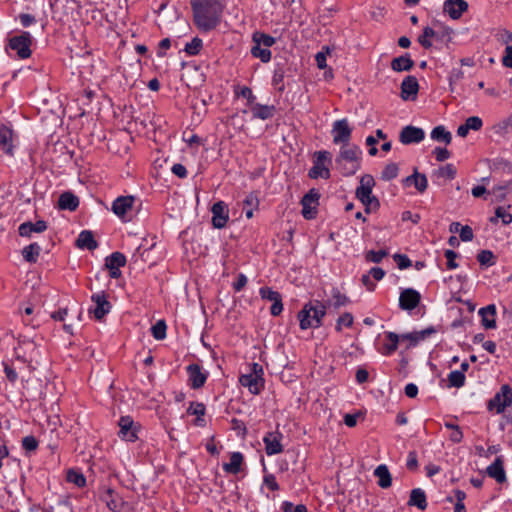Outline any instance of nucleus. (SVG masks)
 I'll return each instance as SVG.
<instances>
[{"mask_svg": "<svg viewBox=\"0 0 512 512\" xmlns=\"http://www.w3.org/2000/svg\"><path fill=\"white\" fill-rule=\"evenodd\" d=\"M195 26L203 32L215 29L223 14L220 0H190Z\"/></svg>", "mask_w": 512, "mask_h": 512, "instance_id": "f257e3e1", "label": "nucleus"}, {"mask_svg": "<svg viewBox=\"0 0 512 512\" xmlns=\"http://www.w3.org/2000/svg\"><path fill=\"white\" fill-rule=\"evenodd\" d=\"M362 150L357 145H342L335 159L336 167L345 176L354 175L361 167Z\"/></svg>", "mask_w": 512, "mask_h": 512, "instance_id": "f03ea898", "label": "nucleus"}, {"mask_svg": "<svg viewBox=\"0 0 512 512\" xmlns=\"http://www.w3.org/2000/svg\"><path fill=\"white\" fill-rule=\"evenodd\" d=\"M327 306L314 300L306 303L298 313L299 325L302 330L309 328H319L322 325V319L326 315Z\"/></svg>", "mask_w": 512, "mask_h": 512, "instance_id": "7ed1b4c3", "label": "nucleus"}, {"mask_svg": "<svg viewBox=\"0 0 512 512\" xmlns=\"http://www.w3.org/2000/svg\"><path fill=\"white\" fill-rule=\"evenodd\" d=\"M263 375V366L254 362L250 365V372L239 377V383L243 387L248 388L251 394L258 395L264 389L265 381Z\"/></svg>", "mask_w": 512, "mask_h": 512, "instance_id": "20e7f679", "label": "nucleus"}, {"mask_svg": "<svg viewBox=\"0 0 512 512\" xmlns=\"http://www.w3.org/2000/svg\"><path fill=\"white\" fill-rule=\"evenodd\" d=\"M512 405V388L508 384H503L499 391L487 402V410L496 414H501L505 409Z\"/></svg>", "mask_w": 512, "mask_h": 512, "instance_id": "39448f33", "label": "nucleus"}, {"mask_svg": "<svg viewBox=\"0 0 512 512\" xmlns=\"http://www.w3.org/2000/svg\"><path fill=\"white\" fill-rule=\"evenodd\" d=\"M32 36L29 32L23 31L21 34L9 39L7 47L15 51L20 59H27L31 56Z\"/></svg>", "mask_w": 512, "mask_h": 512, "instance_id": "423d86ee", "label": "nucleus"}, {"mask_svg": "<svg viewBox=\"0 0 512 512\" xmlns=\"http://www.w3.org/2000/svg\"><path fill=\"white\" fill-rule=\"evenodd\" d=\"M320 194L319 192L312 188L310 189L301 199L302 205V216L311 220L314 219L317 215V207L319 206Z\"/></svg>", "mask_w": 512, "mask_h": 512, "instance_id": "0eeeda50", "label": "nucleus"}, {"mask_svg": "<svg viewBox=\"0 0 512 512\" xmlns=\"http://www.w3.org/2000/svg\"><path fill=\"white\" fill-rule=\"evenodd\" d=\"M332 136L334 144L350 145L352 128L346 118L336 120L332 126Z\"/></svg>", "mask_w": 512, "mask_h": 512, "instance_id": "6e6552de", "label": "nucleus"}, {"mask_svg": "<svg viewBox=\"0 0 512 512\" xmlns=\"http://www.w3.org/2000/svg\"><path fill=\"white\" fill-rule=\"evenodd\" d=\"M91 301L94 303V306L89 309V312L92 313L94 318L97 320H101L112 308V305L107 300V295L104 291L94 293L91 296Z\"/></svg>", "mask_w": 512, "mask_h": 512, "instance_id": "1a4fd4ad", "label": "nucleus"}, {"mask_svg": "<svg viewBox=\"0 0 512 512\" xmlns=\"http://www.w3.org/2000/svg\"><path fill=\"white\" fill-rule=\"evenodd\" d=\"M100 490V500L106 504L107 508L112 512H121L125 505L123 498L110 487L103 486Z\"/></svg>", "mask_w": 512, "mask_h": 512, "instance_id": "9d476101", "label": "nucleus"}, {"mask_svg": "<svg viewBox=\"0 0 512 512\" xmlns=\"http://www.w3.org/2000/svg\"><path fill=\"white\" fill-rule=\"evenodd\" d=\"M127 263L126 256L121 252H113L105 259V268L109 271V276L117 279L122 275L120 270Z\"/></svg>", "mask_w": 512, "mask_h": 512, "instance_id": "9b49d317", "label": "nucleus"}, {"mask_svg": "<svg viewBox=\"0 0 512 512\" xmlns=\"http://www.w3.org/2000/svg\"><path fill=\"white\" fill-rule=\"evenodd\" d=\"M188 384L192 389H199L204 386L208 378V372H204L197 363L189 364L186 367Z\"/></svg>", "mask_w": 512, "mask_h": 512, "instance_id": "f8f14e48", "label": "nucleus"}, {"mask_svg": "<svg viewBox=\"0 0 512 512\" xmlns=\"http://www.w3.org/2000/svg\"><path fill=\"white\" fill-rule=\"evenodd\" d=\"M119 437L128 442H135L138 439L137 425L130 416H122L118 422Z\"/></svg>", "mask_w": 512, "mask_h": 512, "instance_id": "ddd939ff", "label": "nucleus"}, {"mask_svg": "<svg viewBox=\"0 0 512 512\" xmlns=\"http://www.w3.org/2000/svg\"><path fill=\"white\" fill-rule=\"evenodd\" d=\"M421 301V294L413 288L402 289L399 295V307L405 311L415 309Z\"/></svg>", "mask_w": 512, "mask_h": 512, "instance_id": "4468645a", "label": "nucleus"}, {"mask_svg": "<svg viewBox=\"0 0 512 512\" xmlns=\"http://www.w3.org/2000/svg\"><path fill=\"white\" fill-rule=\"evenodd\" d=\"M212 225L214 228L222 229L229 220L228 206L224 201H218L211 208Z\"/></svg>", "mask_w": 512, "mask_h": 512, "instance_id": "2eb2a0df", "label": "nucleus"}, {"mask_svg": "<svg viewBox=\"0 0 512 512\" xmlns=\"http://www.w3.org/2000/svg\"><path fill=\"white\" fill-rule=\"evenodd\" d=\"M134 202V196H119L112 202L111 210L118 218L125 220L127 214L132 211Z\"/></svg>", "mask_w": 512, "mask_h": 512, "instance_id": "dca6fc26", "label": "nucleus"}, {"mask_svg": "<svg viewBox=\"0 0 512 512\" xmlns=\"http://www.w3.org/2000/svg\"><path fill=\"white\" fill-rule=\"evenodd\" d=\"M283 435L278 431L268 432L263 437L265 452L268 456L279 454L283 451L281 440Z\"/></svg>", "mask_w": 512, "mask_h": 512, "instance_id": "f3484780", "label": "nucleus"}, {"mask_svg": "<svg viewBox=\"0 0 512 512\" xmlns=\"http://www.w3.org/2000/svg\"><path fill=\"white\" fill-rule=\"evenodd\" d=\"M424 138V130L422 128L415 127L412 125H408L402 128L399 135V140L404 145L420 143Z\"/></svg>", "mask_w": 512, "mask_h": 512, "instance_id": "a211bd4d", "label": "nucleus"}, {"mask_svg": "<svg viewBox=\"0 0 512 512\" xmlns=\"http://www.w3.org/2000/svg\"><path fill=\"white\" fill-rule=\"evenodd\" d=\"M468 10V3L465 0H446L443 4V11L453 20L459 19Z\"/></svg>", "mask_w": 512, "mask_h": 512, "instance_id": "6ab92c4d", "label": "nucleus"}, {"mask_svg": "<svg viewBox=\"0 0 512 512\" xmlns=\"http://www.w3.org/2000/svg\"><path fill=\"white\" fill-rule=\"evenodd\" d=\"M478 315L481 318V324L485 329H495L496 328V305L489 304L485 307H482L478 311Z\"/></svg>", "mask_w": 512, "mask_h": 512, "instance_id": "aec40b11", "label": "nucleus"}, {"mask_svg": "<svg viewBox=\"0 0 512 512\" xmlns=\"http://www.w3.org/2000/svg\"><path fill=\"white\" fill-rule=\"evenodd\" d=\"M385 340L380 348V353L384 356H391L398 348L400 336L395 332H385Z\"/></svg>", "mask_w": 512, "mask_h": 512, "instance_id": "412c9836", "label": "nucleus"}, {"mask_svg": "<svg viewBox=\"0 0 512 512\" xmlns=\"http://www.w3.org/2000/svg\"><path fill=\"white\" fill-rule=\"evenodd\" d=\"M47 229V223L44 220H38L35 223L24 222L18 228L19 235L22 237H31L32 233H42Z\"/></svg>", "mask_w": 512, "mask_h": 512, "instance_id": "4be33fe9", "label": "nucleus"}, {"mask_svg": "<svg viewBox=\"0 0 512 512\" xmlns=\"http://www.w3.org/2000/svg\"><path fill=\"white\" fill-rule=\"evenodd\" d=\"M486 471L488 476L495 479L498 483H504L506 481V473L501 457H497L494 462L487 467Z\"/></svg>", "mask_w": 512, "mask_h": 512, "instance_id": "5701e85b", "label": "nucleus"}, {"mask_svg": "<svg viewBox=\"0 0 512 512\" xmlns=\"http://www.w3.org/2000/svg\"><path fill=\"white\" fill-rule=\"evenodd\" d=\"M374 185L375 180L371 175H363L360 179V185L356 189V197L359 200H363V198H368V196L372 195Z\"/></svg>", "mask_w": 512, "mask_h": 512, "instance_id": "b1692460", "label": "nucleus"}, {"mask_svg": "<svg viewBox=\"0 0 512 512\" xmlns=\"http://www.w3.org/2000/svg\"><path fill=\"white\" fill-rule=\"evenodd\" d=\"M419 90V84L414 76H407L401 83V97L404 100L409 99L410 96H416Z\"/></svg>", "mask_w": 512, "mask_h": 512, "instance_id": "393cba45", "label": "nucleus"}, {"mask_svg": "<svg viewBox=\"0 0 512 512\" xmlns=\"http://www.w3.org/2000/svg\"><path fill=\"white\" fill-rule=\"evenodd\" d=\"M76 245L80 249H87L89 251H93L98 247V243L90 230H83L80 232L76 240Z\"/></svg>", "mask_w": 512, "mask_h": 512, "instance_id": "a878e982", "label": "nucleus"}, {"mask_svg": "<svg viewBox=\"0 0 512 512\" xmlns=\"http://www.w3.org/2000/svg\"><path fill=\"white\" fill-rule=\"evenodd\" d=\"M276 108L273 105H263L255 103L251 107L252 116L254 119L267 120L275 115Z\"/></svg>", "mask_w": 512, "mask_h": 512, "instance_id": "bb28decb", "label": "nucleus"}, {"mask_svg": "<svg viewBox=\"0 0 512 512\" xmlns=\"http://www.w3.org/2000/svg\"><path fill=\"white\" fill-rule=\"evenodd\" d=\"M374 476L378 478L377 484L382 489H387L392 485L391 473L385 464H380L374 470Z\"/></svg>", "mask_w": 512, "mask_h": 512, "instance_id": "cd10ccee", "label": "nucleus"}, {"mask_svg": "<svg viewBox=\"0 0 512 512\" xmlns=\"http://www.w3.org/2000/svg\"><path fill=\"white\" fill-rule=\"evenodd\" d=\"M243 460H244V457L241 452H233L230 455V461L228 463H224L222 465V468L226 473L236 475L241 470Z\"/></svg>", "mask_w": 512, "mask_h": 512, "instance_id": "c85d7f7f", "label": "nucleus"}, {"mask_svg": "<svg viewBox=\"0 0 512 512\" xmlns=\"http://www.w3.org/2000/svg\"><path fill=\"white\" fill-rule=\"evenodd\" d=\"M58 206L62 210L75 211L79 206V199L71 192H64L59 197Z\"/></svg>", "mask_w": 512, "mask_h": 512, "instance_id": "c756f323", "label": "nucleus"}, {"mask_svg": "<svg viewBox=\"0 0 512 512\" xmlns=\"http://www.w3.org/2000/svg\"><path fill=\"white\" fill-rule=\"evenodd\" d=\"M413 66L414 61L411 59L408 53L396 57L391 61V68L395 72L410 71Z\"/></svg>", "mask_w": 512, "mask_h": 512, "instance_id": "7c9ffc66", "label": "nucleus"}, {"mask_svg": "<svg viewBox=\"0 0 512 512\" xmlns=\"http://www.w3.org/2000/svg\"><path fill=\"white\" fill-rule=\"evenodd\" d=\"M42 251L41 246L34 242L22 249V257L28 263H36L38 261L39 255Z\"/></svg>", "mask_w": 512, "mask_h": 512, "instance_id": "2f4dec72", "label": "nucleus"}, {"mask_svg": "<svg viewBox=\"0 0 512 512\" xmlns=\"http://www.w3.org/2000/svg\"><path fill=\"white\" fill-rule=\"evenodd\" d=\"M408 505L416 506L420 510L427 507L426 494L421 488H415L410 493Z\"/></svg>", "mask_w": 512, "mask_h": 512, "instance_id": "473e14b6", "label": "nucleus"}, {"mask_svg": "<svg viewBox=\"0 0 512 512\" xmlns=\"http://www.w3.org/2000/svg\"><path fill=\"white\" fill-rule=\"evenodd\" d=\"M12 131L4 126H0V149L7 154L12 153Z\"/></svg>", "mask_w": 512, "mask_h": 512, "instance_id": "72a5a7b5", "label": "nucleus"}, {"mask_svg": "<svg viewBox=\"0 0 512 512\" xmlns=\"http://www.w3.org/2000/svg\"><path fill=\"white\" fill-rule=\"evenodd\" d=\"M187 413L197 416L195 425H197V426L204 425L203 416L206 413V407L202 402H191L187 409Z\"/></svg>", "mask_w": 512, "mask_h": 512, "instance_id": "f704fd0d", "label": "nucleus"}, {"mask_svg": "<svg viewBox=\"0 0 512 512\" xmlns=\"http://www.w3.org/2000/svg\"><path fill=\"white\" fill-rule=\"evenodd\" d=\"M243 209L245 210V215L248 219L253 217V212L255 209H258L259 199L257 195L253 192L249 193L244 201H243Z\"/></svg>", "mask_w": 512, "mask_h": 512, "instance_id": "c9c22d12", "label": "nucleus"}, {"mask_svg": "<svg viewBox=\"0 0 512 512\" xmlns=\"http://www.w3.org/2000/svg\"><path fill=\"white\" fill-rule=\"evenodd\" d=\"M405 181L407 183H412L420 193H423L428 186L427 177L424 174H420L418 172L408 176Z\"/></svg>", "mask_w": 512, "mask_h": 512, "instance_id": "e433bc0d", "label": "nucleus"}, {"mask_svg": "<svg viewBox=\"0 0 512 512\" xmlns=\"http://www.w3.org/2000/svg\"><path fill=\"white\" fill-rule=\"evenodd\" d=\"M431 138L437 142H444L445 144H450L452 140V135L446 128L442 125L436 126L431 131Z\"/></svg>", "mask_w": 512, "mask_h": 512, "instance_id": "4c0bfd02", "label": "nucleus"}, {"mask_svg": "<svg viewBox=\"0 0 512 512\" xmlns=\"http://www.w3.org/2000/svg\"><path fill=\"white\" fill-rule=\"evenodd\" d=\"M254 45L251 48V55L254 58H258L263 63H268L271 60L272 52L270 49H267L261 46L258 43H253Z\"/></svg>", "mask_w": 512, "mask_h": 512, "instance_id": "58836bf2", "label": "nucleus"}, {"mask_svg": "<svg viewBox=\"0 0 512 512\" xmlns=\"http://www.w3.org/2000/svg\"><path fill=\"white\" fill-rule=\"evenodd\" d=\"M332 300L330 305H332L335 309H339L340 307L346 306L350 303V299L340 292V290L334 287L331 290Z\"/></svg>", "mask_w": 512, "mask_h": 512, "instance_id": "ea45409f", "label": "nucleus"}, {"mask_svg": "<svg viewBox=\"0 0 512 512\" xmlns=\"http://www.w3.org/2000/svg\"><path fill=\"white\" fill-rule=\"evenodd\" d=\"M253 43H258L261 46L270 49L275 43L276 39L268 34L255 32L252 36Z\"/></svg>", "mask_w": 512, "mask_h": 512, "instance_id": "a19ab883", "label": "nucleus"}, {"mask_svg": "<svg viewBox=\"0 0 512 512\" xmlns=\"http://www.w3.org/2000/svg\"><path fill=\"white\" fill-rule=\"evenodd\" d=\"M449 387L461 388L465 385L466 376L462 371L454 370L448 374Z\"/></svg>", "mask_w": 512, "mask_h": 512, "instance_id": "79ce46f5", "label": "nucleus"}, {"mask_svg": "<svg viewBox=\"0 0 512 512\" xmlns=\"http://www.w3.org/2000/svg\"><path fill=\"white\" fill-rule=\"evenodd\" d=\"M309 177L312 179L323 178L328 179L330 177V171L324 164L314 163L313 167L309 170Z\"/></svg>", "mask_w": 512, "mask_h": 512, "instance_id": "37998d69", "label": "nucleus"}, {"mask_svg": "<svg viewBox=\"0 0 512 512\" xmlns=\"http://www.w3.org/2000/svg\"><path fill=\"white\" fill-rule=\"evenodd\" d=\"M66 479L69 483H73L79 488H82L86 485V478L83 473L75 469L68 470Z\"/></svg>", "mask_w": 512, "mask_h": 512, "instance_id": "c03bdc74", "label": "nucleus"}, {"mask_svg": "<svg viewBox=\"0 0 512 512\" xmlns=\"http://www.w3.org/2000/svg\"><path fill=\"white\" fill-rule=\"evenodd\" d=\"M499 219L504 225H508L512 222V214L508 211L507 208L499 206L495 210V217H492L490 221L497 222Z\"/></svg>", "mask_w": 512, "mask_h": 512, "instance_id": "a18cd8bd", "label": "nucleus"}, {"mask_svg": "<svg viewBox=\"0 0 512 512\" xmlns=\"http://www.w3.org/2000/svg\"><path fill=\"white\" fill-rule=\"evenodd\" d=\"M478 262L486 267H490L496 264V258L492 251L481 250L477 255Z\"/></svg>", "mask_w": 512, "mask_h": 512, "instance_id": "49530a36", "label": "nucleus"}, {"mask_svg": "<svg viewBox=\"0 0 512 512\" xmlns=\"http://www.w3.org/2000/svg\"><path fill=\"white\" fill-rule=\"evenodd\" d=\"M167 325L164 320H158L151 327V334L156 340H163L166 337Z\"/></svg>", "mask_w": 512, "mask_h": 512, "instance_id": "de8ad7c7", "label": "nucleus"}, {"mask_svg": "<svg viewBox=\"0 0 512 512\" xmlns=\"http://www.w3.org/2000/svg\"><path fill=\"white\" fill-rule=\"evenodd\" d=\"M435 30L431 27H425L423 33L419 36L418 41L424 48H430L432 46L431 38L436 37Z\"/></svg>", "mask_w": 512, "mask_h": 512, "instance_id": "09e8293b", "label": "nucleus"}, {"mask_svg": "<svg viewBox=\"0 0 512 512\" xmlns=\"http://www.w3.org/2000/svg\"><path fill=\"white\" fill-rule=\"evenodd\" d=\"M259 294L263 300H267L272 303L278 300L280 297H282V295L278 291L273 290L271 287L267 286L261 287L259 289Z\"/></svg>", "mask_w": 512, "mask_h": 512, "instance_id": "8fccbe9b", "label": "nucleus"}, {"mask_svg": "<svg viewBox=\"0 0 512 512\" xmlns=\"http://www.w3.org/2000/svg\"><path fill=\"white\" fill-rule=\"evenodd\" d=\"M203 42L200 38L194 37L189 43L185 45V52L190 56L197 55L202 49Z\"/></svg>", "mask_w": 512, "mask_h": 512, "instance_id": "3c124183", "label": "nucleus"}, {"mask_svg": "<svg viewBox=\"0 0 512 512\" xmlns=\"http://www.w3.org/2000/svg\"><path fill=\"white\" fill-rule=\"evenodd\" d=\"M272 85L281 93L285 90L283 69L279 68L274 70Z\"/></svg>", "mask_w": 512, "mask_h": 512, "instance_id": "603ef678", "label": "nucleus"}, {"mask_svg": "<svg viewBox=\"0 0 512 512\" xmlns=\"http://www.w3.org/2000/svg\"><path fill=\"white\" fill-rule=\"evenodd\" d=\"M353 322H354L353 315L349 312H346V313L342 314L341 316H339V318L337 319L335 329L337 332H341L343 326L350 328L353 325Z\"/></svg>", "mask_w": 512, "mask_h": 512, "instance_id": "864d4df0", "label": "nucleus"}, {"mask_svg": "<svg viewBox=\"0 0 512 512\" xmlns=\"http://www.w3.org/2000/svg\"><path fill=\"white\" fill-rule=\"evenodd\" d=\"M388 255L386 250H369L365 253V260L372 263H380Z\"/></svg>", "mask_w": 512, "mask_h": 512, "instance_id": "5fc2aeb1", "label": "nucleus"}, {"mask_svg": "<svg viewBox=\"0 0 512 512\" xmlns=\"http://www.w3.org/2000/svg\"><path fill=\"white\" fill-rule=\"evenodd\" d=\"M398 171H399V169H398L397 164L389 163L384 167V169L381 173V178L383 180L390 181L397 177Z\"/></svg>", "mask_w": 512, "mask_h": 512, "instance_id": "6e6d98bb", "label": "nucleus"}, {"mask_svg": "<svg viewBox=\"0 0 512 512\" xmlns=\"http://www.w3.org/2000/svg\"><path fill=\"white\" fill-rule=\"evenodd\" d=\"M360 201L365 206L366 213L375 211L380 206L379 200L373 194L368 196V198H363V200Z\"/></svg>", "mask_w": 512, "mask_h": 512, "instance_id": "4d7b16f0", "label": "nucleus"}, {"mask_svg": "<svg viewBox=\"0 0 512 512\" xmlns=\"http://www.w3.org/2000/svg\"><path fill=\"white\" fill-rule=\"evenodd\" d=\"M22 448L27 453L36 451V449L38 448V441H37V439L34 436H32V435L25 436L22 439Z\"/></svg>", "mask_w": 512, "mask_h": 512, "instance_id": "13d9d810", "label": "nucleus"}, {"mask_svg": "<svg viewBox=\"0 0 512 512\" xmlns=\"http://www.w3.org/2000/svg\"><path fill=\"white\" fill-rule=\"evenodd\" d=\"M456 168L453 164H446L445 166H442L438 170V176L446 178V179H454L456 176Z\"/></svg>", "mask_w": 512, "mask_h": 512, "instance_id": "bf43d9fd", "label": "nucleus"}, {"mask_svg": "<svg viewBox=\"0 0 512 512\" xmlns=\"http://www.w3.org/2000/svg\"><path fill=\"white\" fill-rule=\"evenodd\" d=\"M393 259L400 270L407 269L412 266L411 260L404 254H394Z\"/></svg>", "mask_w": 512, "mask_h": 512, "instance_id": "052dcab7", "label": "nucleus"}, {"mask_svg": "<svg viewBox=\"0 0 512 512\" xmlns=\"http://www.w3.org/2000/svg\"><path fill=\"white\" fill-rule=\"evenodd\" d=\"M464 77V72L459 68H453L448 76L449 85L451 88V91L454 90L453 85L462 80Z\"/></svg>", "mask_w": 512, "mask_h": 512, "instance_id": "680f3d73", "label": "nucleus"}, {"mask_svg": "<svg viewBox=\"0 0 512 512\" xmlns=\"http://www.w3.org/2000/svg\"><path fill=\"white\" fill-rule=\"evenodd\" d=\"M464 124L468 127L469 130L478 131L482 128L483 121L478 116H471L465 120Z\"/></svg>", "mask_w": 512, "mask_h": 512, "instance_id": "e2e57ef3", "label": "nucleus"}, {"mask_svg": "<svg viewBox=\"0 0 512 512\" xmlns=\"http://www.w3.org/2000/svg\"><path fill=\"white\" fill-rule=\"evenodd\" d=\"M263 484L266 485L271 491H278L280 489L276 477L272 473H266L264 475Z\"/></svg>", "mask_w": 512, "mask_h": 512, "instance_id": "0e129e2a", "label": "nucleus"}, {"mask_svg": "<svg viewBox=\"0 0 512 512\" xmlns=\"http://www.w3.org/2000/svg\"><path fill=\"white\" fill-rule=\"evenodd\" d=\"M445 258L447 259V269L448 270H454L458 267V263L455 261L458 257V254L453 250H446L445 251Z\"/></svg>", "mask_w": 512, "mask_h": 512, "instance_id": "69168bd1", "label": "nucleus"}, {"mask_svg": "<svg viewBox=\"0 0 512 512\" xmlns=\"http://www.w3.org/2000/svg\"><path fill=\"white\" fill-rule=\"evenodd\" d=\"M406 467L410 471H415L418 468V457L416 451L408 452L406 459Z\"/></svg>", "mask_w": 512, "mask_h": 512, "instance_id": "338daca9", "label": "nucleus"}, {"mask_svg": "<svg viewBox=\"0 0 512 512\" xmlns=\"http://www.w3.org/2000/svg\"><path fill=\"white\" fill-rule=\"evenodd\" d=\"M502 64L505 67L512 69V45L505 47L504 55L502 57Z\"/></svg>", "mask_w": 512, "mask_h": 512, "instance_id": "774afa93", "label": "nucleus"}]
</instances>
